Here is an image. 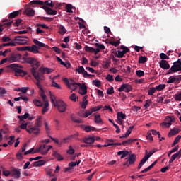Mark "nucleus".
I'll list each match as a JSON object with an SVG mask.
<instances>
[{
	"label": "nucleus",
	"instance_id": "nucleus-1",
	"mask_svg": "<svg viewBox=\"0 0 181 181\" xmlns=\"http://www.w3.org/2000/svg\"><path fill=\"white\" fill-rule=\"evenodd\" d=\"M28 117H29V113H25L24 115H19L18 117L19 118V124L21 129H26L28 134H34V135H37L40 132L39 126H33V124L30 122H25V119H28Z\"/></svg>",
	"mask_w": 181,
	"mask_h": 181
},
{
	"label": "nucleus",
	"instance_id": "nucleus-2",
	"mask_svg": "<svg viewBox=\"0 0 181 181\" xmlns=\"http://www.w3.org/2000/svg\"><path fill=\"white\" fill-rule=\"evenodd\" d=\"M128 52H129V48L125 46H121L119 48L115 49L112 53L115 54V57H117L118 59H122V57H124L125 54L128 53Z\"/></svg>",
	"mask_w": 181,
	"mask_h": 181
},
{
	"label": "nucleus",
	"instance_id": "nucleus-3",
	"mask_svg": "<svg viewBox=\"0 0 181 181\" xmlns=\"http://www.w3.org/2000/svg\"><path fill=\"white\" fill-rule=\"evenodd\" d=\"M31 73L37 81H43L45 80V75H43V72L40 71V68H39V70L36 69L35 67L32 68Z\"/></svg>",
	"mask_w": 181,
	"mask_h": 181
},
{
	"label": "nucleus",
	"instance_id": "nucleus-4",
	"mask_svg": "<svg viewBox=\"0 0 181 181\" xmlns=\"http://www.w3.org/2000/svg\"><path fill=\"white\" fill-rule=\"evenodd\" d=\"M32 6L35 8V5H40V6H49L50 8H54V4H53V1L52 0L47 1L43 2L40 0H33L30 2Z\"/></svg>",
	"mask_w": 181,
	"mask_h": 181
},
{
	"label": "nucleus",
	"instance_id": "nucleus-5",
	"mask_svg": "<svg viewBox=\"0 0 181 181\" xmlns=\"http://www.w3.org/2000/svg\"><path fill=\"white\" fill-rule=\"evenodd\" d=\"M181 71V59H178L177 61L173 62V66L169 69L168 74H172V73H177Z\"/></svg>",
	"mask_w": 181,
	"mask_h": 181
},
{
	"label": "nucleus",
	"instance_id": "nucleus-6",
	"mask_svg": "<svg viewBox=\"0 0 181 181\" xmlns=\"http://www.w3.org/2000/svg\"><path fill=\"white\" fill-rule=\"evenodd\" d=\"M54 106L56 107L59 112H66V110H67V104L62 100L56 101Z\"/></svg>",
	"mask_w": 181,
	"mask_h": 181
},
{
	"label": "nucleus",
	"instance_id": "nucleus-7",
	"mask_svg": "<svg viewBox=\"0 0 181 181\" xmlns=\"http://www.w3.org/2000/svg\"><path fill=\"white\" fill-rule=\"evenodd\" d=\"M24 63H28V64H30L31 66L35 67L36 69L40 66V62L36 59L33 57H28V58H24Z\"/></svg>",
	"mask_w": 181,
	"mask_h": 181
},
{
	"label": "nucleus",
	"instance_id": "nucleus-8",
	"mask_svg": "<svg viewBox=\"0 0 181 181\" xmlns=\"http://www.w3.org/2000/svg\"><path fill=\"white\" fill-rule=\"evenodd\" d=\"M21 57L22 55H21V54H11L8 57V62L10 63H16V62H19V60H21Z\"/></svg>",
	"mask_w": 181,
	"mask_h": 181
},
{
	"label": "nucleus",
	"instance_id": "nucleus-9",
	"mask_svg": "<svg viewBox=\"0 0 181 181\" xmlns=\"http://www.w3.org/2000/svg\"><path fill=\"white\" fill-rule=\"evenodd\" d=\"M118 91L120 93L124 91V93H129V91H132V86L128 83H124L121 86L118 88Z\"/></svg>",
	"mask_w": 181,
	"mask_h": 181
},
{
	"label": "nucleus",
	"instance_id": "nucleus-10",
	"mask_svg": "<svg viewBox=\"0 0 181 181\" xmlns=\"http://www.w3.org/2000/svg\"><path fill=\"white\" fill-rule=\"evenodd\" d=\"M166 122L161 123L162 127H166L167 128H169L170 125H172V122L175 121V117L172 116H167L165 118Z\"/></svg>",
	"mask_w": 181,
	"mask_h": 181
},
{
	"label": "nucleus",
	"instance_id": "nucleus-11",
	"mask_svg": "<svg viewBox=\"0 0 181 181\" xmlns=\"http://www.w3.org/2000/svg\"><path fill=\"white\" fill-rule=\"evenodd\" d=\"M92 115L94 117L95 124H98L100 125H103L104 124V122L103 121V119H101V115L100 113H93Z\"/></svg>",
	"mask_w": 181,
	"mask_h": 181
},
{
	"label": "nucleus",
	"instance_id": "nucleus-12",
	"mask_svg": "<svg viewBox=\"0 0 181 181\" xmlns=\"http://www.w3.org/2000/svg\"><path fill=\"white\" fill-rule=\"evenodd\" d=\"M76 71L79 74H82L83 77H84L85 78H88L89 77H91V75L87 73V71L84 69L83 66H79L78 69H76Z\"/></svg>",
	"mask_w": 181,
	"mask_h": 181
},
{
	"label": "nucleus",
	"instance_id": "nucleus-13",
	"mask_svg": "<svg viewBox=\"0 0 181 181\" xmlns=\"http://www.w3.org/2000/svg\"><path fill=\"white\" fill-rule=\"evenodd\" d=\"M35 152L41 153V155H47V148H46V145L43 144L40 146V147L35 149Z\"/></svg>",
	"mask_w": 181,
	"mask_h": 181
},
{
	"label": "nucleus",
	"instance_id": "nucleus-14",
	"mask_svg": "<svg viewBox=\"0 0 181 181\" xmlns=\"http://www.w3.org/2000/svg\"><path fill=\"white\" fill-rule=\"evenodd\" d=\"M15 43L17 45H26L28 43V40H25V37L22 36H16L14 39Z\"/></svg>",
	"mask_w": 181,
	"mask_h": 181
},
{
	"label": "nucleus",
	"instance_id": "nucleus-15",
	"mask_svg": "<svg viewBox=\"0 0 181 181\" xmlns=\"http://www.w3.org/2000/svg\"><path fill=\"white\" fill-rule=\"evenodd\" d=\"M181 78H176V76H170L168 78V81H167L168 84H172V83H175V84H179L180 83Z\"/></svg>",
	"mask_w": 181,
	"mask_h": 181
},
{
	"label": "nucleus",
	"instance_id": "nucleus-16",
	"mask_svg": "<svg viewBox=\"0 0 181 181\" xmlns=\"http://www.w3.org/2000/svg\"><path fill=\"white\" fill-rule=\"evenodd\" d=\"M41 8L45 11L47 15H57L56 10H53L47 6H42Z\"/></svg>",
	"mask_w": 181,
	"mask_h": 181
},
{
	"label": "nucleus",
	"instance_id": "nucleus-17",
	"mask_svg": "<svg viewBox=\"0 0 181 181\" xmlns=\"http://www.w3.org/2000/svg\"><path fill=\"white\" fill-rule=\"evenodd\" d=\"M160 67L161 69H163V70H169L170 69V65L169 64V62L165 59H162L160 62Z\"/></svg>",
	"mask_w": 181,
	"mask_h": 181
},
{
	"label": "nucleus",
	"instance_id": "nucleus-18",
	"mask_svg": "<svg viewBox=\"0 0 181 181\" xmlns=\"http://www.w3.org/2000/svg\"><path fill=\"white\" fill-rule=\"evenodd\" d=\"M24 12L28 16H35V10L30 8L28 6H25Z\"/></svg>",
	"mask_w": 181,
	"mask_h": 181
},
{
	"label": "nucleus",
	"instance_id": "nucleus-19",
	"mask_svg": "<svg viewBox=\"0 0 181 181\" xmlns=\"http://www.w3.org/2000/svg\"><path fill=\"white\" fill-rule=\"evenodd\" d=\"M28 52H31V53H34L35 54L42 53V52H40V47L39 46H28Z\"/></svg>",
	"mask_w": 181,
	"mask_h": 181
},
{
	"label": "nucleus",
	"instance_id": "nucleus-20",
	"mask_svg": "<svg viewBox=\"0 0 181 181\" xmlns=\"http://www.w3.org/2000/svg\"><path fill=\"white\" fill-rule=\"evenodd\" d=\"M26 74H28V72L24 71L23 70L21 69H15V75L17 77H23V76H26Z\"/></svg>",
	"mask_w": 181,
	"mask_h": 181
},
{
	"label": "nucleus",
	"instance_id": "nucleus-21",
	"mask_svg": "<svg viewBox=\"0 0 181 181\" xmlns=\"http://www.w3.org/2000/svg\"><path fill=\"white\" fill-rule=\"evenodd\" d=\"M80 86V83H77L74 81H71V83L67 86L68 88L74 91V90H77V87Z\"/></svg>",
	"mask_w": 181,
	"mask_h": 181
},
{
	"label": "nucleus",
	"instance_id": "nucleus-22",
	"mask_svg": "<svg viewBox=\"0 0 181 181\" xmlns=\"http://www.w3.org/2000/svg\"><path fill=\"white\" fill-rule=\"evenodd\" d=\"M11 176H13L14 179H19V177H21V171L17 169H13L11 170Z\"/></svg>",
	"mask_w": 181,
	"mask_h": 181
},
{
	"label": "nucleus",
	"instance_id": "nucleus-23",
	"mask_svg": "<svg viewBox=\"0 0 181 181\" xmlns=\"http://www.w3.org/2000/svg\"><path fill=\"white\" fill-rule=\"evenodd\" d=\"M79 86V94H81V95L87 94V87L86 86V84H80Z\"/></svg>",
	"mask_w": 181,
	"mask_h": 181
},
{
	"label": "nucleus",
	"instance_id": "nucleus-24",
	"mask_svg": "<svg viewBox=\"0 0 181 181\" xmlns=\"http://www.w3.org/2000/svg\"><path fill=\"white\" fill-rule=\"evenodd\" d=\"M129 165H134L136 162V155L132 154L128 157Z\"/></svg>",
	"mask_w": 181,
	"mask_h": 181
},
{
	"label": "nucleus",
	"instance_id": "nucleus-25",
	"mask_svg": "<svg viewBox=\"0 0 181 181\" xmlns=\"http://www.w3.org/2000/svg\"><path fill=\"white\" fill-rule=\"evenodd\" d=\"M81 108L86 110L87 105H88V100H87V97H83L82 103H80Z\"/></svg>",
	"mask_w": 181,
	"mask_h": 181
},
{
	"label": "nucleus",
	"instance_id": "nucleus-26",
	"mask_svg": "<svg viewBox=\"0 0 181 181\" xmlns=\"http://www.w3.org/2000/svg\"><path fill=\"white\" fill-rule=\"evenodd\" d=\"M179 132H180V129H179L177 128H173V129H171L169 132L168 136H169V138H170V136H173V135H177V134H179Z\"/></svg>",
	"mask_w": 181,
	"mask_h": 181
},
{
	"label": "nucleus",
	"instance_id": "nucleus-27",
	"mask_svg": "<svg viewBox=\"0 0 181 181\" xmlns=\"http://www.w3.org/2000/svg\"><path fill=\"white\" fill-rule=\"evenodd\" d=\"M52 156H54V158H55V159H57V160H58L59 162L64 159V158L62 156H61L60 153H59L57 151H54L52 153Z\"/></svg>",
	"mask_w": 181,
	"mask_h": 181
},
{
	"label": "nucleus",
	"instance_id": "nucleus-28",
	"mask_svg": "<svg viewBox=\"0 0 181 181\" xmlns=\"http://www.w3.org/2000/svg\"><path fill=\"white\" fill-rule=\"evenodd\" d=\"M83 142L87 144L81 145V146H91V136L85 137Z\"/></svg>",
	"mask_w": 181,
	"mask_h": 181
},
{
	"label": "nucleus",
	"instance_id": "nucleus-29",
	"mask_svg": "<svg viewBox=\"0 0 181 181\" xmlns=\"http://www.w3.org/2000/svg\"><path fill=\"white\" fill-rule=\"evenodd\" d=\"M177 157H179V158L181 157V153H180V151H177V153H175V154H173V155L171 156V158H170V160H169V163H172L175 162V160L176 158H177Z\"/></svg>",
	"mask_w": 181,
	"mask_h": 181
},
{
	"label": "nucleus",
	"instance_id": "nucleus-30",
	"mask_svg": "<svg viewBox=\"0 0 181 181\" xmlns=\"http://www.w3.org/2000/svg\"><path fill=\"white\" fill-rule=\"evenodd\" d=\"M148 159H149V158L145 155L144 157L140 161V163L137 167V169L139 170V169H141V168H142V166H144V165H145V163L148 160Z\"/></svg>",
	"mask_w": 181,
	"mask_h": 181
},
{
	"label": "nucleus",
	"instance_id": "nucleus-31",
	"mask_svg": "<svg viewBox=\"0 0 181 181\" xmlns=\"http://www.w3.org/2000/svg\"><path fill=\"white\" fill-rule=\"evenodd\" d=\"M40 71H42L43 74H45V73H46V74H50V73H53V69L40 67Z\"/></svg>",
	"mask_w": 181,
	"mask_h": 181
},
{
	"label": "nucleus",
	"instance_id": "nucleus-32",
	"mask_svg": "<svg viewBox=\"0 0 181 181\" xmlns=\"http://www.w3.org/2000/svg\"><path fill=\"white\" fill-rule=\"evenodd\" d=\"M156 163H158V160L154 161L151 165H149L148 168L143 170L141 172V173H146V172H149V170H151V169H152V168H153V166H155Z\"/></svg>",
	"mask_w": 181,
	"mask_h": 181
},
{
	"label": "nucleus",
	"instance_id": "nucleus-33",
	"mask_svg": "<svg viewBox=\"0 0 181 181\" xmlns=\"http://www.w3.org/2000/svg\"><path fill=\"white\" fill-rule=\"evenodd\" d=\"M46 164V161L45 160H40L38 161H35L33 163V166L37 168L39 166H43V165Z\"/></svg>",
	"mask_w": 181,
	"mask_h": 181
},
{
	"label": "nucleus",
	"instance_id": "nucleus-34",
	"mask_svg": "<svg viewBox=\"0 0 181 181\" xmlns=\"http://www.w3.org/2000/svg\"><path fill=\"white\" fill-rule=\"evenodd\" d=\"M22 12V11L19 10V11H13L12 13H11L9 14L8 18L10 19H13V18H16V16H18V15Z\"/></svg>",
	"mask_w": 181,
	"mask_h": 181
},
{
	"label": "nucleus",
	"instance_id": "nucleus-35",
	"mask_svg": "<svg viewBox=\"0 0 181 181\" xmlns=\"http://www.w3.org/2000/svg\"><path fill=\"white\" fill-rule=\"evenodd\" d=\"M49 102H44V107L42 110V114L45 115L47 112V111H49Z\"/></svg>",
	"mask_w": 181,
	"mask_h": 181
},
{
	"label": "nucleus",
	"instance_id": "nucleus-36",
	"mask_svg": "<svg viewBox=\"0 0 181 181\" xmlns=\"http://www.w3.org/2000/svg\"><path fill=\"white\" fill-rule=\"evenodd\" d=\"M78 115L82 118H87V117H89V115H91V111L86 110V112H79Z\"/></svg>",
	"mask_w": 181,
	"mask_h": 181
},
{
	"label": "nucleus",
	"instance_id": "nucleus-37",
	"mask_svg": "<svg viewBox=\"0 0 181 181\" xmlns=\"http://www.w3.org/2000/svg\"><path fill=\"white\" fill-rule=\"evenodd\" d=\"M132 129H134V126L129 127L127 132L125 133V134L123 135L122 136H120V138L121 139L128 138V136H129V135H131V132H132Z\"/></svg>",
	"mask_w": 181,
	"mask_h": 181
},
{
	"label": "nucleus",
	"instance_id": "nucleus-38",
	"mask_svg": "<svg viewBox=\"0 0 181 181\" xmlns=\"http://www.w3.org/2000/svg\"><path fill=\"white\" fill-rule=\"evenodd\" d=\"M33 103L34 104V105H35V107H43V102H42V100H39L37 99H34L33 100Z\"/></svg>",
	"mask_w": 181,
	"mask_h": 181
},
{
	"label": "nucleus",
	"instance_id": "nucleus-39",
	"mask_svg": "<svg viewBox=\"0 0 181 181\" xmlns=\"http://www.w3.org/2000/svg\"><path fill=\"white\" fill-rule=\"evenodd\" d=\"M98 47V48H97L96 49L91 47V53H95V54H97L100 52V49L104 50V49H105V46H99Z\"/></svg>",
	"mask_w": 181,
	"mask_h": 181
},
{
	"label": "nucleus",
	"instance_id": "nucleus-40",
	"mask_svg": "<svg viewBox=\"0 0 181 181\" xmlns=\"http://www.w3.org/2000/svg\"><path fill=\"white\" fill-rule=\"evenodd\" d=\"M135 141H138V139H130L129 140L123 141L122 145L127 146V145H131V144H133V142H135Z\"/></svg>",
	"mask_w": 181,
	"mask_h": 181
},
{
	"label": "nucleus",
	"instance_id": "nucleus-41",
	"mask_svg": "<svg viewBox=\"0 0 181 181\" xmlns=\"http://www.w3.org/2000/svg\"><path fill=\"white\" fill-rule=\"evenodd\" d=\"M155 152H158V148H154L150 151L148 153V150H146V156L149 159V157L152 156L155 153Z\"/></svg>",
	"mask_w": 181,
	"mask_h": 181
},
{
	"label": "nucleus",
	"instance_id": "nucleus-42",
	"mask_svg": "<svg viewBox=\"0 0 181 181\" xmlns=\"http://www.w3.org/2000/svg\"><path fill=\"white\" fill-rule=\"evenodd\" d=\"M80 127L83 130L86 131V132H90V131H91V127L88 126V125H84L82 124L80 126Z\"/></svg>",
	"mask_w": 181,
	"mask_h": 181
},
{
	"label": "nucleus",
	"instance_id": "nucleus-43",
	"mask_svg": "<svg viewBox=\"0 0 181 181\" xmlns=\"http://www.w3.org/2000/svg\"><path fill=\"white\" fill-rule=\"evenodd\" d=\"M146 62H148V57H146L141 56L139 59V64H144V63H146Z\"/></svg>",
	"mask_w": 181,
	"mask_h": 181
},
{
	"label": "nucleus",
	"instance_id": "nucleus-44",
	"mask_svg": "<svg viewBox=\"0 0 181 181\" xmlns=\"http://www.w3.org/2000/svg\"><path fill=\"white\" fill-rule=\"evenodd\" d=\"M66 32H67V30H66V28H64V26H59V33H60V35H65Z\"/></svg>",
	"mask_w": 181,
	"mask_h": 181
},
{
	"label": "nucleus",
	"instance_id": "nucleus-45",
	"mask_svg": "<svg viewBox=\"0 0 181 181\" xmlns=\"http://www.w3.org/2000/svg\"><path fill=\"white\" fill-rule=\"evenodd\" d=\"M101 108H103V105L93 107H91V113L93 114V112H97V111H100V110H101Z\"/></svg>",
	"mask_w": 181,
	"mask_h": 181
},
{
	"label": "nucleus",
	"instance_id": "nucleus-46",
	"mask_svg": "<svg viewBox=\"0 0 181 181\" xmlns=\"http://www.w3.org/2000/svg\"><path fill=\"white\" fill-rule=\"evenodd\" d=\"M127 118V115L122 113V112H117V119H125Z\"/></svg>",
	"mask_w": 181,
	"mask_h": 181
},
{
	"label": "nucleus",
	"instance_id": "nucleus-47",
	"mask_svg": "<svg viewBox=\"0 0 181 181\" xmlns=\"http://www.w3.org/2000/svg\"><path fill=\"white\" fill-rule=\"evenodd\" d=\"M3 22H4L3 23V25L4 26H6L7 28H9V26H11L12 25V23H13V21H9V20H8V19L3 21Z\"/></svg>",
	"mask_w": 181,
	"mask_h": 181
},
{
	"label": "nucleus",
	"instance_id": "nucleus-48",
	"mask_svg": "<svg viewBox=\"0 0 181 181\" xmlns=\"http://www.w3.org/2000/svg\"><path fill=\"white\" fill-rule=\"evenodd\" d=\"M8 67L10 69H13L14 70H16V69H18V67L19 69H22V66H20L19 64H11L8 66Z\"/></svg>",
	"mask_w": 181,
	"mask_h": 181
},
{
	"label": "nucleus",
	"instance_id": "nucleus-49",
	"mask_svg": "<svg viewBox=\"0 0 181 181\" xmlns=\"http://www.w3.org/2000/svg\"><path fill=\"white\" fill-rule=\"evenodd\" d=\"M78 98L77 97V95H76V93H72L70 96H69V100H71V101H73L74 103H76L77 101V99Z\"/></svg>",
	"mask_w": 181,
	"mask_h": 181
},
{
	"label": "nucleus",
	"instance_id": "nucleus-50",
	"mask_svg": "<svg viewBox=\"0 0 181 181\" xmlns=\"http://www.w3.org/2000/svg\"><path fill=\"white\" fill-rule=\"evenodd\" d=\"M81 162V160H78L76 162H71L69 164V166H70L71 168H74V166H78V165H80V163Z\"/></svg>",
	"mask_w": 181,
	"mask_h": 181
},
{
	"label": "nucleus",
	"instance_id": "nucleus-51",
	"mask_svg": "<svg viewBox=\"0 0 181 181\" xmlns=\"http://www.w3.org/2000/svg\"><path fill=\"white\" fill-rule=\"evenodd\" d=\"M66 9L68 13H73V6L71 4H67L66 6Z\"/></svg>",
	"mask_w": 181,
	"mask_h": 181
},
{
	"label": "nucleus",
	"instance_id": "nucleus-52",
	"mask_svg": "<svg viewBox=\"0 0 181 181\" xmlns=\"http://www.w3.org/2000/svg\"><path fill=\"white\" fill-rule=\"evenodd\" d=\"M18 52H28V46L27 47H18L16 48Z\"/></svg>",
	"mask_w": 181,
	"mask_h": 181
},
{
	"label": "nucleus",
	"instance_id": "nucleus-53",
	"mask_svg": "<svg viewBox=\"0 0 181 181\" xmlns=\"http://www.w3.org/2000/svg\"><path fill=\"white\" fill-rule=\"evenodd\" d=\"M92 84L93 86H95V87H101V81L99 80H93Z\"/></svg>",
	"mask_w": 181,
	"mask_h": 181
},
{
	"label": "nucleus",
	"instance_id": "nucleus-54",
	"mask_svg": "<svg viewBox=\"0 0 181 181\" xmlns=\"http://www.w3.org/2000/svg\"><path fill=\"white\" fill-rule=\"evenodd\" d=\"M49 98H50V101L52 103V104H53V105H54V104H56V96H54L53 94H52V93H49Z\"/></svg>",
	"mask_w": 181,
	"mask_h": 181
},
{
	"label": "nucleus",
	"instance_id": "nucleus-55",
	"mask_svg": "<svg viewBox=\"0 0 181 181\" xmlns=\"http://www.w3.org/2000/svg\"><path fill=\"white\" fill-rule=\"evenodd\" d=\"M181 136H177V137L175 138L174 142L172 144V146H176V144L179 143V141H180Z\"/></svg>",
	"mask_w": 181,
	"mask_h": 181
},
{
	"label": "nucleus",
	"instance_id": "nucleus-56",
	"mask_svg": "<svg viewBox=\"0 0 181 181\" xmlns=\"http://www.w3.org/2000/svg\"><path fill=\"white\" fill-rule=\"evenodd\" d=\"M165 87L166 86L165 84H160L156 87V90H157V91H162Z\"/></svg>",
	"mask_w": 181,
	"mask_h": 181
},
{
	"label": "nucleus",
	"instance_id": "nucleus-57",
	"mask_svg": "<svg viewBox=\"0 0 181 181\" xmlns=\"http://www.w3.org/2000/svg\"><path fill=\"white\" fill-rule=\"evenodd\" d=\"M151 104H152V100H146V103L144 105L145 110H147V108H149V107H151Z\"/></svg>",
	"mask_w": 181,
	"mask_h": 181
},
{
	"label": "nucleus",
	"instance_id": "nucleus-58",
	"mask_svg": "<svg viewBox=\"0 0 181 181\" xmlns=\"http://www.w3.org/2000/svg\"><path fill=\"white\" fill-rule=\"evenodd\" d=\"M33 42L35 43V45H36L37 46H47V45L44 44L42 42H40V41H38L36 39L33 40Z\"/></svg>",
	"mask_w": 181,
	"mask_h": 181
},
{
	"label": "nucleus",
	"instance_id": "nucleus-59",
	"mask_svg": "<svg viewBox=\"0 0 181 181\" xmlns=\"http://www.w3.org/2000/svg\"><path fill=\"white\" fill-rule=\"evenodd\" d=\"M156 92V88L154 87L150 88V89L148 90V95H153V94H155V93Z\"/></svg>",
	"mask_w": 181,
	"mask_h": 181
},
{
	"label": "nucleus",
	"instance_id": "nucleus-60",
	"mask_svg": "<svg viewBox=\"0 0 181 181\" xmlns=\"http://www.w3.org/2000/svg\"><path fill=\"white\" fill-rule=\"evenodd\" d=\"M91 42H92L91 43L92 46H104V45L103 44H99L98 41L95 40V38L93 39Z\"/></svg>",
	"mask_w": 181,
	"mask_h": 181
},
{
	"label": "nucleus",
	"instance_id": "nucleus-61",
	"mask_svg": "<svg viewBox=\"0 0 181 181\" xmlns=\"http://www.w3.org/2000/svg\"><path fill=\"white\" fill-rule=\"evenodd\" d=\"M136 74L137 77H144V76H145V72L142 70H138L136 71Z\"/></svg>",
	"mask_w": 181,
	"mask_h": 181
},
{
	"label": "nucleus",
	"instance_id": "nucleus-62",
	"mask_svg": "<svg viewBox=\"0 0 181 181\" xmlns=\"http://www.w3.org/2000/svg\"><path fill=\"white\" fill-rule=\"evenodd\" d=\"M121 43V41L119 39H118L117 41L112 40L110 42V45H112V46H118Z\"/></svg>",
	"mask_w": 181,
	"mask_h": 181
},
{
	"label": "nucleus",
	"instance_id": "nucleus-63",
	"mask_svg": "<svg viewBox=\"0 0 181 181\" xmlns=\"http://www.w3.org/2000/svg\"><path fill=\"white\" fill-rule=\"evenodd\" d=\"M30 153H37L36 150H35V148H32L31 149L24 152V155H29Z\"/></svg>",
	"mask_w": 181,
	"mask_h": 181
},
{
	"label": "nucleus",
	"instance_id": "nucleus-64",
	"mask_svg": "<svg viewBox=\"0 0 181 181\" xmlns=\"http://www.w3.org/2000/svg\"><path fill=\"white\" fill-rule=\"evenodd\" d=\"M51 87H54L55 88H58V89L62 88V86H60L59 84L56 83V81H52Z\"/></svg>",
	"mask_w": 181,
	"mask_h": 181
}]
</instances>
